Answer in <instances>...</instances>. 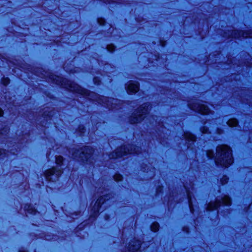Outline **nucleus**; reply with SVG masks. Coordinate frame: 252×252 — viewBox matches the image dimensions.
I'll return each instance as SVG.
<instances>
[{
    "mask_svg": "<svg viewBox=\"0 0 252 252\" xmlns=\"http://www.w3.org/2000/svg\"><path fill=\"white\" fill-rule=\"evenodd\" d=\"M53 80L55 83L58 85H61L63 87L66 88L71 92L81 94L90 99L95 100L97 97L95 93L90 92L89 91L81 88L78 85L66 79L63 78L59 76H55V78L53 77Z\"/></svg>",
    "mask_w": 252,
    "mask_h": 252,
    "instance_id": "1",
    "label": "nucleus"
},
{
    "mask_svg": "<svg viewBox=\"0 0 252 252\" xmlns=\"http://www.w3.org/2000/svg\"><path fill=\"white\" fill-rule=\"evenodd\" d=\"M215 162L217 165L228 167L233 162L232 151L230 147L225 145L218 146L216 149Z\"/></svg>",
    "mask_w": 252,
    "mask_h": 252,
    "instance_id": "2",
    "label": "nucleus"
},
{
    "mask_svg": "<svg viewBox=\"0 0 252 252\" xmlns=\"http://www.w3.org/2000/svg\"><path fill=\"white\" fill-rule=\"evenodd\" d=\"M93 149L90 146H85L79 149H75L72 152V157L82 161H88L93 153Z\"/></svg>",
    "mask_w": 252,
    "mask_h": 252,
    "instance_id": "3",
    "label": "nucleus"
},
{
    "mask_svg": "<svg viewBox=\"0 0 252 252\" xmlns=\"http://www.w3.org/2000/svg\"><path fill=\"white\" fill-rule=\"evenodd\" d=\"M151 106L149 103H145L142 105L137 110L136 113H134L130 118L129 121L131 124H135L140 122L146 117L149 110L151 109Z\"/></svg>",
    "mask_w": 252,
    "mask_h": 252,
    "instance_id": "4",
    "label": "nucleus"
},
{
    "mask_svg": "<svg viewBox=\"0 0 252 252\" xmlns=\"http://www.w3.org/2000/svg\"><path fill=\"white\" fill-rule=\"evenodd\" d=\"M139 147H136L135 146L127 145L117 149L116 151L113 153L110 158H117L123 157L127 154L138 153L139 150Z\"/></svg>",
    "mask_w": 252,
    "mask_h": 252,
    "instance_id": "5",
    "label": "nucleus"
},
{
    "mask_svg": "<svg viewBox=\"0 0 252 252\" xmlns=\"http://www.w3.org/2000/svg\"><path fill=\"white\" fill-rule=\"evenodd\" d=\"M231 201L230 197L228 196H225L221 200H217L215 202H210L207 207L208 211H211L218 209L221 205H230Z\"/></svg>",
    "mask_w": 252,
    "mask_h": 252,
    "instance_id": "6",
    "label": "nucleus"
},
{
    "mask_svg": "<svg viewBox=\"0 0 252 252\" xmlns=\"http://www.w3.org/2000/svg\"><path fill=\"white\" fill-rule=\"evenodd\" d=\"M62 173L63 171L61 169L53 167L46 171L45 177L47 180L54 182L58 180Z\"/></svg>",
    "mask_w": 252,
    "mask_h": 252,
    "instance_id": "7",
    "label": "nucleus"
},
{
    "mask_svg": "<svg viewBox=\"0 0 252 252\" xmlns=\"http://www.w3.org/2000/svg\"><path fill=\"white\" fill-rule=\"evenodd\" d=\"M225 37H232L233 38H252V31L249 30L246 31H239L236 30L232 31L230 33L227 34L225 33Z\"/></svg>",
    "mask_w": 252,
    "mask_h": 252,
    "instance_id": "8",
    "label": "nucleus"
},
{
    "mask_svg": "<svg viewBox=\"0 0 252 252\" xmlns=\"http://www.w3.org/2000/svg\"><path fill=\"white\" fill-rule=\"evenodd\" d=\"M189 106L191 109L196 111L202 114H207L210 111L207 106L197 102H189Z\"/></svg>",
    "mask_w": 252,
    "mask_h": 252,
    "instance_id": "9",
    "label": "nucleus"
},
{
    "mask_svg": "<svg viewBox=\"0 0 252 252\" xmlns=\"http://www.w3.org/2000/svg\"><path fill=\"white\" fill-rule=\"evenodd\" d=\"M103 103L106 104L109 109L117 108V105L120 103V100L112 98H106L102 97L101 99Z\"/></svg>",
    "mask_w": 252,
    "mask_h": 252,
    "instance_id": "10",
    "label": "nucleus"
},
{
    "mask_svg": "<svg viewBox=\"0 0 252 252\" xmlns=\"http://www.w3.org/2000/svg\"><path fill=\"white\" fill-rule=\"evenodd\" d=\"M111 195V194L104 195L100 197L95 203L94 207V214H97L99 211V209L101 204H102L106 200H108V197ZM110 198V197H109Z\"/></svg>",
    "mask_w": 252,
    "mask_h": 252,
    "instance_id": "11",
    "label": "nucleus"
},
{
    "mask_svg": "<svg viewBox=\"0 0 252 252\" xmlns=\"http://www.w3.org/2000/svg\"><path fill=\"white\" fill-rule=\"evenodd\" d=\"M139 90V86L137 83L130 82L127 86V92L128 94H134Z\"/></svg>",
    "mask_w": 252,
    "mask_h": 252,
    "instance_id": "12",
    "label": "nucleus"
},
{
    "mask_svg": "<svg viewBox=\"0 0 252 252\" xmlns=\"http://www.w3.org/2000/svg\"><path fill=\"white\" fill-rule=\"evenodd\" d=\"M141 245L140 241L136 240V241L132 242L129 245L128 251L130 252L137 251L140 248Z\"/></svg>",
    "mask_w": 252,
    "mask_h": 252,
    "instance_id": "13",
    "label": "nucleus"
},
{
    "mask_svg": "<svg viewBox=\"0 0 252 252\" xmlns=\"http://www.w3.org/2000/svg\"><path fill=\"white\" fill-rule=\"evenodd\" d=\"M184 137L189 141H195L196 140V137L189 132H185Z\"/></svg>",
    "mask_w": 252,
    "mask_h": 252,
    "instance_id": "14",
    "label": "nucleus"
},
{
    "mask_svg": "<svg viewBox=\"0 0 252 252\" xmlns=\"http://www.w3.org/2000/svg\"><path fill=\"white\" fill-rule=\"evenodd\" d=\"M184 187H185V189H186V190H187V195H188V199H189V208H190V211L191 212V213H193V209L192 202H191V195H190V193L189 190H188L187 186L186 185H184Z\"/></svg>",
    "mask_w": 252,
    "mask_h": 252,
    "instance_id": "15",
    "label": "nucleus"
},
{
    "mask_svg": "<svg viewBox=\"0 0 252 252\" xmlns=\"http://www.w3.org/2000/svg\"><path fill=\"white\" fill-rule=\"evenodd\" d=\"M227 123L229 126L233 127L238 125V121L235 118L230 119Z\"/></svg>",
    "mask_w": 252,
    "mask_h": 252,
    "instance_id": "16",
    "label": "nucleus"
},
{
    "mask_svg": "<svg viewBox=\"0 0 252 252\" xmlns=\"http://www.w3.org/2000/svg\"><path fill=\"white\" fill-rule=\"evenodd\" d=\"M25 209L27 211L28 213L35 214L36 213V211L32 208V207L31 205H26L25 207Z\"/></svg>",
    "mask_w": 252,
    "mask_h": 252,
    "instance_id": "17",
    "label": "nucleus"
},
{
    "mask_svg": "<svg viewBox=\"0 0 252 252\" xmlns=\"http://www.w3.org/2000/svg\"><path fill=\"white\" fill-rule=\"evenodd\" d=\"M159 224L158 222H154L151 226V230L153 231H154V232H157L158 230V228H159Z\"/></svg>",
    "mask_w": 252,
    "mask_h": 252,
    "instance_id": "18",
    "label": "nucleus"
},
{
    "mask_svg": "<svg viewBox=\"0 0 252 252\" xmlns=\"http://www.w3.org/2000/svg\"><path fill=\"white\" fill-rule=\"evenodd\" d=\"M63 157L61 156H57L56 157V162L58 164H60L63 162Z\"/></svg>",
    "mask_w": 252,
    "mask_h": 252,
    "instance_id": "19",
    "label": "nucleus"
},
{
    "mask_svg": "<svg viewBox=\"0 0 252 252\" xmlns=\"http://www.w3.org/2000/svg\"><path fill=\"white\" fill-rule=\"evenodd\" d=\"M122 176L119 174H116L114 176V179L116 181H119L122 180Z\"/></svg>",
    "mask_w": 252,
    "mask_h": 252,
    "instance_id": "20",
    "label": "nucleus"
},
{
    "mask_svg": "<svg viewBox=\"0 0 252 252\" xmlns=\"http://www.w3.org/2000/svg\"><path fill=\"white\" fill-rule=\"evenodd\" d=\"M207 155L208 158H212L214 157V153L212 150H208L207 151Z\"/></svg>",
    "mask_w": 252,
    "mask_h": 252,
    "instance_id": "21",
    "label": "nucleus"
},
{
    "mask_svg": "<svg viewBox=\"0 0 252 252\" xmlns=\"http://www.w3.org/2000/svg\"><path fill=\"white\" fill-rule=\"evenodd\" d=\"M107 50L110 52H113L115 49V47L113 44H109L107 46Z\"/></svg>",
    "mask_w": 252,
    "mask_h": 252,
    "instance_id": "22",
    "label": "nucleus"
},
{
    "mask_svg": "<svg viewBox=\"0 0 252 252\" xmlns=\"http://www.w3.org/2000/svg\"><path fill=\"white\" fill-rule=\"evenodd\" d=\"M228 178L226 176H224L220 180V182L222 185H224L228 182Z\"/></svg>",
    "mask_w": 252,
    "mask_h": 252,
    "instance_id": "23",
    "label": "nucleus"
},
{
    "mask_svg": "<svg viewBox=\"0 0 252 252\" xmlns=\"http://www.w3.org/2000/svg\"><path fill=\"white\" fill-rule=\"evenodd\" d=\"M10 80L8 78H3L2 79V84L5 86H6L7 84H8Z\"/></svg>",
    "mask_w": 252,
    "mask_h": 252,
    "instance_id": "24",
    "label": "nucleus"
},
{
    "mask_svg": "<svg viewBox=\"0 0 252 252\" xmlns=\"http://www.w3.org/2000/svg\"><path fill=\"white\" fill-rule=\"evenodd\" d=\"M201 131L203 133L206 134L208 133L209 129L207 127L204 126L201 128Z\"/></svg>",
    "mask_w": 252,
    "mask_h": 252,
    "instance_id": "25",
    "label": "nucleus"
},
{
    "mask_svg": "<svg viewBox=\"0 0 252 252\" xmlns=\"http://www.w3.org/2000/svg\"><path fill=\"white\" fill-rule=\"evenodd\" d=\"M9 131V129L7 127H4L3 129L0 130V134H3L7 133Z\"/></svg>",
    "mask_w": 252,
    "mask_h": 252,
    "instance_id": "26",
    "label": "nucleus"
},
{
    "mask_svg": "<svg viewBox=\"0 0 252 252\" xmlns=\"http://www.w3.org/2000/svg\"><path fill=\"white\" fill-rule=\"evenodd\" d=\"M78 130L81 133L84 132L85 128L83 126H81L78 127Z\"/></svg>",
    "mask_w": 252,
    "mask_h": 252,
    "instance_id": "27",
    "label": "nucleus"
},
{
    "mask_svg": "<svg viewBox=\"0 0 252 252\" xmlns=\"http://www.w3.org/2000/svg\"><path fill=\"white\" fill-rule=\"evenodd\" d=\"M98 23L100 25H103L104 23H105V20L103 18H98Z\"/></svg>",
    "mask_w": 252,
    "mask_h": 252,
    "instance_id": "28",
    "label": "nucleus"
},
{
    "mask_svg": "<svg viewBox=\"0 0 252 252\" xmlns=\"http://www.w3.org/2000/svg\"><path fill=\"white\" fill-rule=\"evenodd\" d=\"M94 84H95L96 85H99V82H100V81L97 77H94Z\"/></svg>",
    "mask_w": 252,
    "mask_h": 252,
    "instance_id": "29",
    "label": "nucleus"
},
{
    "mask_svg": "<svg viewBox=\"0 0 252 252\" xmlns=\"http://www.w3.org/2000/svg\"><path fill=\"white\" fill-rule=\"evenodd\" d=\"M3 154H5V150L3 149H0V156H1Z\"/></svg>",
    "mask_w": 252,
    "mask_h": 252,
    "instance_id": "30",
    "label": "nucleus"
},
{
    "mask_svg": "<svg viewBox=\"0 0 252 252\" xmlns=\"http://www.w3.org/2000/svg\"><path fill=\"white\" fill-rule=\"evenodd\" d=\"M3 111L0 108V116H2L3 114Z\"/></svg>",
    "mask_w": 252,
    "mask_h": 252,
    "instance_id": "31",
    "label": "nucleus"
},
{
    "mask_svg": "<svg viewBox=\"0 0 252 252\" xmlns=\"http://www.w3.org/2000/svg\"><path fill=\"white\" fill-rule=\"evenodd\" d=\"M161 45H162V46H164L165 45V43H164H164H163V42H161Z\"/></svg>",
    "mask_w": 252,
    "mask_h": 252,
    "instance_id": "32",
    "label": "nucleus"
},
{
    "mask_svg": "<svg viewBox=\"0 0 252 252\" xmlns=\"http://www.w3.org/2000/svg\"><path fill=\"white\" fill-rule=\"evenodd\" d=\"M151 169H152V170H155V168H152L150 169V170H151Z\"/></svg>",
    "mask_w": 252,
    "mask_h": 252,
    "instance_id": "33",
    "label": "nucleus"
},
{
    "mask_svg": "<svg viewBox=\"0 0 252 252\" xmlns=\"http://www.w3.org/2000/svg\"><path fill=\"white\" fill-rule=\"evenodd\" d=\"M185 231H186L187 232H188V230H185Z\"/></svg>",
    "mask_w": 252,
    "mask_h": 252,
    "instance_id": "34",
    "label": "nucleus"
},
{
    "mask_svg": "<svg viewBox=\"0 0 252 252\" xmlns=\"http://www.w3.org/2000/svg\"><path fill=\"white\" fill-rule=\"evenodd\" d=\"M185 231H186L187 232H188V230H185Z\"/></svg>",
    "mask_w": 252,
    "mask_h": 252,
    "instance_id": "35",
    "label": "nucleus"
},
{
    "mask_svg": "<svg viewBox=\"0 0 252 252\" xmlns=\"http://www.w3.org/2000/svg\"><path fill=\"white\" fill-rule=\"evenodd\" d=\"M27 252L26 251H21V252Z\"/></svg>",
    "mask_w": 252,
    "mask_h": 252,
    "instance_id": "36",
    "label": "nucleus"
}]
</instances>
